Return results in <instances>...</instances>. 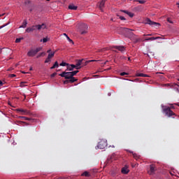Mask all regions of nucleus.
<instances>
[{"instance_id": "nucleus-1", "label": "nucleus", "mask_w": 179, "mask_h": 179, "mask_svg": "<svg viewBox=\"0 0 179 179\" xmlns=\"http://www.w3.org/2000/svg\"><path fill=\"white\" fill-rule=\"evenodd\" d=\"M94 61L96 60L86 61V62H85V60L83 59L77 60L76 64L77 69H80L82 66H86V65H87L89 62H94Z\"/></svg>"}, {"instance_id": "nucleus-2", "label": "nucleus", "mask_w": 179, "mask_h": 179, "mask_svg": "<svg viewBox=\"0 0 179 179\" xmlns=\"http://www.w3.org/2000/svg\"><path fill=\"white\" fill-rule=\"evenodd\" d=\"M43 50V48L38 47L36 48V49H31L28 52H27V56L28 57H36V55L38 52H40Z\"/></svg>"}, {"instance_id": "nucleus-3", "label": "nucleus", "mask_w": 179, "mask_h": 179, "mask_svg": "<svg viewBox=\"0 0 179 179\" xmlns=\"http://www.w3.org/2000/svg\"><path fill=\"white\" fill-rule=\"evenodd\" d=\"M163 111L165 113V115H166V117H173V115H176V113H174V112L171 110L170 107L165 106L163 109Z\"/></svg>"}, {"instance_id": "nucleus-4", "label": "nucleus", "mask_w": 179, "mask_h": 179, "mask_svg": "<svg viewBox=\"0 0 179 179\" xmlns=\"http://www.w3.org/2000/svg\"><path fill=\"white\" fill-rule=\"evenodd\" d=\"M107 148V141L102 139L99 143L96 149H106Z\"/></svg>"}, {"instance_id": "nucleus-5", "label": "nucleus", "mask_w": 179, "mask_h": 179, "mask_svg": "<svg viewBox=\"0 0 179 179\" xmlns=\"http://www.w3.org/2000/svg\"><path fill=\"white\" fill-rule=\"evenodd\" d=\"M88 29H89V27L87 26V24H82L80 26V34H82L83 36L86 34L87 33Z\"/></svg>"}, {"instance_id": "nucleus-6", "label": "nucleus", "mask_w": 179, "mask_h": 179, "mask_svg": "<svg viewBox=\"0 0 179 179\" xmlns=\"http://www.w3.org/2000/svg\"><path fill=\"white\" fill-rule=\"evenodd\" d=\"M59 76H61L62 78H64L67 80L71 79V78L73 77L72 76V73L66 72V71H63L61 74H59Z\"/></svg>"}, {"instance_id": "nucleus-7", "label": "nucleus", "mask_w": 179, "mask_h": 179, "mask_svg": "<svg viewBox=\"0 0 179 179\" xmlns=\"http://www.w3.org/2000/svg\"><path fill=\"white\" fill-rule=\"evenodd\" d=\"M145 24H150V26H160V24L151 21L149 18L145 20Z\"/></svg>"}, {"instance_id": "nucleus-8", "label": "nucleus", "mask_w": 179, "mask_h": 179, "mask_svg": "<svg viewBox=\"0 0 179 179\" xmlns=\"http://www.w3.org/2000/svg\"><path fill=\"white\" fill-rule=\"evenodd\" d=\"M155 171H156V166H155V164H151L150 166V171H148V174L150 176H153V174H155Z\"/></svg>"}, {"instance_id": "nucleus-9", "label": "nucleus", "mask_w": 179, "mask_h": 179, "mask_svg": "<svg viewBox=\"0 0 179 179\" xmlns=\"http://www.w3.org/2000/svg\"><path fill=\"white\" fill-rule=\"evenodd\" d=\"M35 27L36 29V30H44V29H47V25L44 23H43L42 24H37L35 25Z\"/></svg>"}, {"instance_id": "nucleus-10", "label": "nucleus", "mask_w": 179, "mask_h": 179, "mask_svg": "<svg viewBox=\"0 0 179 179\" xmlns=\"http://www.w3.org/2000/svg\"><path fill=\"white\" fill-rule=\"evenodd\" d=\"M17 111H19L20 113H22V115H29L30 114V111L24 109H17Z\"/></svg>"}, {"instance_id": "nucleus-11", "label": "nucleus", "mask_w": 179, "mask_h": 179, "mask_svg": "<svg viewBox=\"0 0 179 179\" xmlns=\"http://www.w3.org/2000/svg\"><path fill=\"white\" fill-rule=\"evenodd\" d=\"M34 30H37L36 28V25H33L31 26V27H28L27 29H26V32L27 33H31L33 31H34Z\"/></svg>"}, {"instance_id": "nucleus-12", "label": "nucleus", "mask_w": 179, "mask_h": 179, "mask_svg": "<svg viewBox=\"0 0 179 179\" xmlns=\"http://www.w3.org/2000/svg\"><path fill=\"white\" fill-rule=\"evenodd\" d=\"M159 38H162L160 36H157V37H150V38H145V41H153L155 40H159Z\"/></svg>"}, {"instance_id": "nucleus-13", "label": "nucleus", "mask_w": 179, "mask_h": 179, "mask_svg": "<svg viewBox=\"0 0 179 179\" xmlns=\"http://www.w3.org/2000/svg\"><path fill=\"white\" fill-rule=\"evenodd\" d=\"M120 29L123 34H125V33H129L130 31H132V29H129L125 27H120Z\"/></svg>"}, {"instance_id": "nucleus-14", "label": "nucleus", "mask_w": 179, "mask_h": 179, "mask_svg": "<svg viewBox=\"0 0 179 179\" xmlns=\"http://www.w3.org/2000/svg\"><path fill=\"white\" fill-rule=\"evenodd\" d=\"M112 48H115L116 50H118V51H120L121 52H124V51H125V47L124 46H113Z\"/></svg>"}, {"instance_id": "nucleus-15", "label": "nucleus", "mask_w": 179, "mask_h": 179, "mask_svg": "<svg viewBox=\"0 0 179 179\" xmlns=\"http://www.w3.org/2000/svg\"><path fill=\"white\" fill-rule=\"evenodd\" d=\"M106 4V1L101 0L99 3V8L101 12H103V8H104V5Z\"/></svg>"}, {"instance_id": "nucleus-16", "label": "nucleus", "mask_w": 179, "mask_h": 179, "mask_svg": "<svg viewBox=\"0 0 179 179\" xmlns=\"http://www.w3.org/2000/svg\"><path fill=\"white\" fill-rule=\"evenodd\" d=\"M69 9H70L71 10H76L78 9V6L73 4H71L69 6Z\"/></svg>"}, {"instance_id": "nucleus-17", "label": "nucleus", "mask_w": 179, "mask_h": 179, "mask_svg": "<svg viewBox=\"0 0 179 179\" xmlns=\"http://www.w3.org/2000/svg\"><path fill=\"white\" fill-rule=\"evenodd\" d=\"M128 173H129V169H128V168L124 167V168L122 169V174H128Z\"/></svg>"}, {"instance_id": "nucleus-18", "label": "nucleus", "mask_w": 179, "mask_h": 179, "mask_svg": "<svg viewBox=\"0 0 179 179\" xmlns=\"http://www.w3.org/2000/svg\"><path fill=\"white\" fill-rule=\"evenodd\" d=\"M122 12L128 15V16H129V17H134V13H132L129 11H127V10H122Z\"/></svg>"}, {"instance_id": "nucleus-19", "label": "nucleus", "mask_w": 179, "mask_h": 179, "mask_svg": "<svg viewBox=\"0 0 179 179\" xmlns=\"http://www.w3.org/2000/svg\"><path fill=\"white\" fill-rule=\"evenodd\" d=\"M27 26V20H24L22 22V24L20 27V29H24Z\"/></svg>"}, {"instance_id": "nucleus-20", "label": "nucleus", "mask_w": 179, "mask_h": 179, "mask_svg": "<svg viewBox=\"0 0 179 179\" xmlns=\"http://www.w3.org/2000/svg\"><path fill=\"white\" fill-rule=\"evenodd\" d=\"M136 76H138L140 78H148V75L142 73H138L136 74Z\"/></svg>"}, {"instance_id": "nucleus-21", "label": "nucleus", "mask_w": 179, "mask_h": 179, "mask_svg": "<svg viewBox=\"0 0 179 179\" xmlns=\"http://www.w3.org/2000/svg\"><path fill=\"white\" fill-rule=\"evenodd\" d=\"M76 81H78V79H76L75 77L73 76L69 79V82H70V83H73L74 82H76Z\"/></svg>"}, {"instance_id": "nucleus-22", "label": "nucleus", "mask_w": 179, "mask_h": 179, "mask_svg": "<svg viewBox=\"0 0 179 179\" xmlns=\"http://www.w3.org/2000/svg\"><path fill=\"white\" fill-rule=\"evenodd\" d=\"M81 176L84 177H90V173L88 171H85Z\"/></svg>"}, {"instance_id": "nucleus-23", "label": "nucleus", "mask_w": 179, "mask_h": 179, "mask_svg": "<svg viewBox=\"0 0 179 179\" xmlns=\"http://www.w3.org/2000/svg\"><path fill=\"white\" fill-rule=\"evenodd\" d=\"M59 65L58 64V62H55L53 66L50 68V69H55V68H58Z\"/></svg>"}, {"instance_id": "nucleus-24", "label": "nucleus", "mask_w": 179, "mask_h": 179, "mask_svg": "<svg viewBox=\"0 0 179 179\" xmlns=\"http://www.w3.org/2000/svg\"><path fill=\"white\" fill-rule=\"evenodd\" d=\"M54 55H55V52H51V53L48 54V58L51 59V58H53Z\"/></svg>"}, {"instance_id": "nucleus-25", "label": "nucleus", "mask_w": 179, "mask_h": 179, "mask_svg": "<svg viewBox=\"0 0 179 179\" xmlns=\"http://www.w3.org/2000/svg\"><path fill=\"white\" fill-rule=\"evenodd\" d=\"M129 152L133 154V156L136 159V160H138V159L141 158V156L138 155L137 154H134V152L131 151H129Z\"/></svg>"}, {"instance_id": "nucleus-26", "label": "nucleus", "mask_w": 179, "mask_h": 179, "mask_svg": "<svg viewBox=\"0 0 179 179\" xmlns=\"http://www.w3.org/2000/svg\"><path fill=\"white\" fill-rule=\"evenodd\" d=\"M134 2H138L141 4L146 3V1L145 0H134Z\"/></svg>"}, {"instance_id": "nucleus-27", "label": "nucleus", "mask_w": 179, "mask_h": 179, "mask_svg": "<svg viewBox=\"0 0 179 179\" xmlns=\"http://www.w3.org/2000/svg\"><path fill=\"white\" fill-rule=\"evenodd\" d=\"M44 55H45V52H41L36 56V58H40V57H44Z\"/></svg>"}, {"instance_id": "nucleus-28", "label": "nucleus", "mask_w": 179, "mask_h": 179, "mask_svg": "<svg viewBox=\"0 0 179 179\" xmlns=\"http://www.w3.org/2000/svg\"><path fill=\"white\" fill-rule=\"evenodd\" d=\"M66 71H73V69H72V66H71V64L67 65V69Z\"/></svg>"}, {"instance_id": "nucleus-29", "label": "nucleus", "mask_w": 179, "mask_h": 179, "mask_svg": "<svg viewBox=\"0 0 179 179\" xmlns=\"http://www.w3.org/2000/svg\"><path fill=\"white\" fill-rule=\"evenodd\" d=\"M79 71H71V76H75V75H76V73H78Z\"/></svg>"}, {"instance_id": "nucleus-30", "label": "nucleus", "mask_w": 179, "mask_h": 179, "mask_svg": "<svg viewBox=\"0 0 179 179\" xmlns=\"http://www.w3.org/2000/svg\"><path fill=\"white\" fill-rule=\"evenodd\" d=\"M47 41H48V38H43V39H41V42L47 43Z\"/></svg>"}, {"instance_id": "nucleus-31", "label": "nucleus", "mask_w": 179, "mask_h": 179, "mask_svg": "<svg viewBox=\"0 0 179 179\" xmlns=\"http://www.w3.org/2000/svg\"><path fill=\"white\" fill-rule=\"evenodd\" d=\"M68 63H66V62H62L61 64H60V66H68Z\"/></svg>"}, {"instance_id": "nucleus-32", "label": "nucleus", "mask_w": 179, "mask_h": 179, "mask_svg": "<svg viewBox=\"0 0 179 179\" xmlns=\"http://www.w3.org/2000/svg\"><path fill=\"white\" fill-rule=\"evenodd\" d=\"M48 62H51V59H50V57H47L45 60V64H48Z\"/></svg>"}, {"instance_id": "nucleus-33", "label": "nucleus", "mask_w": 179, "mask_h": 179, "mask_svg": "<svg viewBox=\"0 0 179 179\" xmlns=\"http://www.w3.org/2000/svg\"><path fill=\"white\" fill-rule=\"evenodd\" d=\"M23 40V38H18L15 39V43H20Z\"/></svg>"}, {"instance_id": "nucleus-34", "label": "nucleus", "mask_w": 179, "mask_h": 179, "mask_svg": "<svg viewBox=\"0 0 179 179\" xmlns=\"http://www.w3.org/2000/svg\"><path fill=\"white\" fill-rule=\"evenodd\" d=\"M66 38H67L68 41H69V43H72V44H73V41H72V39H71V38H69V36H66Z\"/></svg>"}, {"instance_id": "nucleus-35", "label": "nucleus", "mask_w": 179, "mask_h": 179, "mask_svg": "<svg viewBox=\"0 0 179 179\" xmlns=\"http://www.w3.org/2000/svg\"><path fill=\"white\" fill-rule=\"evenodd\" d=\"M125 75H129V73L126 72H122L120 73V76H125Z\"/></svg>"}, {"instance_id": "nucleus-36", "label": "nucleus", "mask_w": 179, "mask_h": 179, "mask_svg": "<svg viewBox=\"0 0 179 179\" xmlns=\"http://www.w3.org/2000/svg\"><path fill=\"white\" fill-rule=\"evenodd\" d=\"M71 68L73 69H78V67L76 66V64H71Z\"/></svg>"}, {"instance_id": "nucleus-37", "label": "nucleus", "mask_w": 179, "mask_h": 179, "mask_svg": "<svg viewBox=\"0 0 179 179\" xmlns=\"http://www.w3.org/2000/svg\"><path fill=\"white\" fill-rule=\"evenodd\" d=\"M8 78H16V76L15 74H9Z\"/></svg>"}, {"instance_id": "nucleus-38", "label": "nucleus", "mask_w": 179, "mask_h": 179, "mask_svg": "<svg viewBox=\"0 0 179 179\" xmlns=\"http://www.w3.org/2000/svg\"><path fill=\"white\" fill-rule=\"evenodd\" d=\"M24 83H26L25 82H21L20 83V87H24V86H26V85H24Z\"/></svg>"}, {"instance_id": "nucleus-39", "label": "nucleus", "mask_w": 179, "mask_h": 179, "mask_svg": "<svg viewBox=\"0 0 179 179\" xmlns=\"http://www.w3.org/2000/svg\"><path fill=\"white\" fill-rule=\"evenodd\" d=\"M68 83H70L69 80H66L64 81V85H68Z\"/></svg>"}, {"instance_id": "nucleus-40", "label": "nucleus", "mask_w": 179, "mask_h": 179, "mask_svg": "<svg viewBox=\"0 0 179 179\" xmlns=\"http://www.w3.org/2000/svg\"><path fill=\"white\" fill-rule=\"evenodd\" d=\"M119 19H120V20H126L125 17L122 16H119Z\"/></svg>"}, {"instance_id": "nucleus-41", "label": "nucleus", "mask_w": 179, "mask_h": 179, "mask_svg": "<svg viewBox=\"0 0 179 179\" xmlns=\"http://www.w3.org/2000/svg\"><path fill=\"white\" fill-rule=\"evenodd\" d=\"M167 22H169V23L173 24V21L171 20V18H167Z\"/></svg>"}, {"instance_id": "nucleus-42", "label": "nucleus", "mask_w": 179, "mask_h": 179, "mask_svg": "<svg viewBox=\"0 0 179 179\" xmlns=\"http://www.w3.org/2000/svg\"><path fill=\"white\" fill-rule=\"evenodd\" d=\"M55 76H57V73H53L51 74V76H50L51 78H55Z\"/></svg>"}, {"instance_id": "nucleus-43", "label": "nucleus", "mask_w": 179, "mask_h": 179, "mask_svg": "<svg viewBox=\"0 0 179 179\" xmlns=\"http://www.w3.org/2000/svg\"><path fill=\"white\" fill-rule=\"evenodd\" d=\"M111 159H113V157H110V158L108 159V163H111Z\"/></svg>"}, {"instance_id": "nucleus-44", "label": "nucleus", "mask_w": 179, "mask_h": 179, "mask_svg": "<svg viewBox=\"0 0 179 179\" xmlns=\"http://www.w3.org/2000/svg\"><path fill=\"white\" fill-rule=\"evenodd\" d=\"M47 52H48V54H51V49L48 50L47 51Z\"/></svg>"}, {"instance_id": "nucleus-45", "label": "nucleus", "mask_w": 179, "mask_h": 179, "mask_svg": "<svg viewBox=\"0 0 179 179\" xmlns=\"http://www.w3.org/2000/svg\"><path fill=\"white\" fill-rule=\"evenodd\" d=\"M27 3H30V1H25V5H27Z\"/></svg>"}, {"instance_id": "nucleus-46", "label": "nucleus", "mask_w": 179, "mask_h": 179, "mask_svg": "<svg viewBox=\"0 0 179 179\" xmlns=\"http://www.w3.org/2000/svg\"><path fill=\"white\" fill-rule=\"evenodd\" d=\"M143 36H153V34H144Z\"/></svg>"}, {"instance_id": "nucleus-47", "label": "nucleus", "mask_w": 179, "mask_h": 179, "mask_svg": "<svg viewBox=\"0 0 179 179\" xmlns=\"http://www.w3.org/2000/svg\"><path fill=\"white\" fill-rule=\"evenodd\" d=\"M3 83H2V81L0 80V86H3Z\"/></svg>"}, {"instance_id": "nucleus-48", "label": "nucleus", "mask_w": 179, "mask_h": 179, "mask_svg": "<svg viewBox=\"0 0 179 179\" xmlns=\"http://www.w3.org/2000/svg\"><path fill=\"white\" fill-rule=\"evenodd\" d=\"M106 50H108V48H103L101 51H106Z\"/></svg>"}, {"instance_id": "nucleus-49", "label": "nucleus", "mask_w": 179, "mask_h": 179, "mask_svg": "<svg viewBox=\"0 0 179 179\" xmlns=\"http://www.w3.org/2000/svg\"><path fill=\"white\" fill-rule=\"evenodd\" d=\"M6 25H3L1 27H0V29H2L3 27H5Z\"/></svg>"}, {"instance_id": "nucleus-50", "label": "nucleus", "mask_w": 179, "mask_h": 179, "mask_svg": "<svg viewBox=\"0 0 179 179\" xmlns=\"http://www.w3.org/2000/svg\"><path fill=\"white\" fill-rule=\"evenodd\" d=\"M138 41H139V39H136L134 43H138Z\"/></svg>"}, {"instance_id": "nucleus-51", "label": "nucleus", "mask_w": 179, "mask_h": 179, "mask_svg": "<svg viewBox=\"0 0 179 179\" xmlns=\"http://www.w3.org/2000/svg\"><path fill=\"white\" fill-rule=\"evenodd\" d=\"M29 71H33V67H31V68L29 69Z\"/></svg>"}, {"instance_id": "nucleus-52", "label": "nucleus", "mask_w": 179, "mask_h": 179, "mask_svg": "<svg viewBox=\"0 0 179 179\" xmlns=\"http://www.w3.org/2000/svg\"><path fill=\"white\" fill-rule=\"evenodd\" d=\"M171 108H174V106L172 105V106H171Z\"/></svg>"}, {"instance_id": "nucleus-53", "label": "nucleus", "mask_w": 179, "mask_h": 179, "mask_svg": "<svg viewBox=\"0 0 179 179\" xmlns=\"http://www.w3.org/2000/svg\"><path fill=\"white\" fill-rule=\"evenodd\" d=\"M128 60H129V61H131V57H128Z\"/></svg>"}, {"instance_id": "nucleus-54", "label": "nucleus", "mask_w": 179, "mask_h": 179, "mask_svg": "<svg viewBox=\"0 0 179 179\" xmlns=\"http://www.w3.org/2000/svg\"><path fill=\"white\" fill-rule=\"evenodd\" d=\"M64 36H65L66 37V36H68L66 34H64Z\"/></svg>"}, {"instance_id": "nucleus-55", "label": "nucleus", "mask_w": 179, "mask_h": 179, "mask_svg": "<svg viewBox=\"0 0 179 179\" xmlns=\"http://www.w3.org/2000/svg\"><path fill=\"white\" fill-rule=\"evenodd\" d=\"M26 120H30V118L27 117Z\"/></svg>"}, {"instance_id": "nucleus-56", "label": "nucleus", "mask_w": 179, "mask_h": 179, "mask_svg": "<svg viewBox=\"0 0 179 179\" xmlns=\"http://www.w3.org/2000/svg\"><path fill=\"white\" fill-rule=\"evenodd\" d=\"M0 51H2V49H1V48H0Z\"/></svg>"}, {"instance_id": "nucleus-57", "label": "nucleus", "mask_w": 179, "mask_h": 179, "mask_svg": "<svg viewBox=\"0 0 179 179\" xmlns=\"http://www.w3.org/2000/svg\"><path fill=\"white\" fill-rule=\"evenodd\" d=\"M22 73H26V72H24V71H23Z\"/></svg>"}, {"instance_id": "nucleus-58", "label": "nucleus", "mask_w": 179, "mask_h": 179, "mask_svg": "<svg viewBox=\"0 0 179 179\" xmlns=\"http://www.w3.org/2000/svg\"><path fill=\"white\" fill-rule=\"evenodd\" d=\"M178 80L179 81V78L178 79Z\"/></svg>"}, {"instance_id": "nucleus-59", "label": "nucleus", "mask_w": 179, "mask_h": 179, "mask_svg": "<svg viewBox=\"0 0 179 179\" xmlns=\"http://www.w3.org/2000/svg\"><path fill=\"white\" fill-rule=\"evenodd\" d=\"M46 1H50V0H46Z\"/></svg>"}]
</instances>
